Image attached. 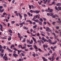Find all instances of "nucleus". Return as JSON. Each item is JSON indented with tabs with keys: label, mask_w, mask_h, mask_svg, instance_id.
Listing matches in <instances>:
<instances>
[{
	"label": "nucleus",
	"mask_w": 61,
	"mask_h": 61,
	"mask_svg": "<svg viewBox=\"0 0 61 61\" xmlns=\"http://www.w3.org/2000/svg\"><path fill=\"white\" fill-rule=\"evenodd\" d=\"M19 24L20 25H21V26H20V27H22V26H23V24L24 25H26V23L25 22V21H23V22L21 23H20Z\"/></svg>",
	"instance_id": "f257e3e1"
},
{
	"label": "nucleus",
	"mask_w": 61,
	"mask_h": 61,
	"mask_svg": "<svg viewBox=\"0 0 61 61\" xmlns=\"http://www.w3.org/2000/svg\"><path fill=\"white\" fill-rule=\"evenodd\" d=\"M46 32H52V31L50 30L49 28V27H47L46 28Z\"/></svg>",
	"instance_id": "f03ea898"
},
{
	"label": "nucleus",
	"mask_w": 61,
	"mask_h": 61,
	"mask_svg": "<svg viewBox=\"0 0 61 61\" xmlns=\"http://www.w3.org/2000/svg\"><path fill=\"white\" fill-rule=\"evenodd\" d=\"M3 59H5V61H8V58L7 57L5 56H4L3 57Z\"/></svg>",
	"instance_id": "7ed1b4c3"
},
{
	"label": "nucleus",
	"mask_w": 61,
	"mask_h": 61,
	"mask_svg": "<svg viewBox=\"0 0 61 61\" xmlns=\"http://www.w3.org/2000/svg\"><path fill=\"white\" fill-rule=\"evenodd\" d=\"M13 55L15 57V58H16V57H17V56H18V55H17V54H13Z\"/></svg>",
	"instance_id": "20e7f679"
},
{
	"label": "nucleus",
	"mask_w": 61,
	"mask_h": 61,
	"mask_svg": "<svg viewBox=\"0 0 61 61\" xmlns=\"http://www.w3.org/2000/svg\"><path fill=\"white\" fill-rule=\"evenodd\" d=\"M0 30L1 31H3V27L2 26V24H0Z\"/></svg>",
	"instance_id": "39448f33"
},
{
	"label": "nucleus",
	"mask_w": 61,
	"mask_h": 61,
	"mask_svg": "<svg viewBox=\"0 0 61 61\" xmlns=\"http://www.w3.org/2000/svg\"><path fill=\"white\" fill-rule=\"evenodd\" d=\"M43 46L44 48L45 47H46L47 48L48 47V46H47V44H46V45H43Z\"/></svg>",
	"instance_id": "423d86ee"
},
{
	"label": "nucleus",
	"mask_w": 61,
	"mask_h": 61,
	"mask_svg": "<svg viewBox=\"0 0 61 61\" xmlns=\"http://www.w3.org/2000/svg\"><path fill=\"white\" fill-rule=\"evenodd\" d=\"M1 51H1V53H3V52H4V50L3 49H0V52H1Z\"/></svg>",
	"instance_id": "0eeeda50"
},
{
	"label": "nucleus",
	"mask_w": 61,
	"mask_h": 61,
	"mask_svg": "<svg viewBox=\"0 0 61 61\" xmlns=\"http://www.w3.org/2000/svg\"><path fill=\"white\" fill-rule=\"evenodd\" d=\"M41 41H42V40H38V41H37V43H39V42L40 45H41Z\"/></svg>",
	"instance_id": "6e6552de"
},
{
	"label": "nucleus",
	"mask_w": 61,
	"mask_h": 61,
	"mask_svg": "<svg viewBox=\"0 0 61 61\" xmlns=\"http://www.w3.org/2000/svg\"><path fill=\"white\" fill-rule=\"evenodd\" d=\"M33 47H34V48H35L36 49H38V48L37 47V46L36 45H34L33 46Z\"/></svg>",
	"instance_id": "1a4fd4ad"
},
{
	"label": "nucleus",
	"mask_w": 61,
	"mask_h": 61,
	"mask_svg": "<svg viewBox=\"0 0 61 61\" xmlns=\"http://www.w3.org/2000/svg\"><path fill=\"white\" fill-rule=\"evenodd\" d=\"M23 29H25V30H28V28L27 27H26L24 26L23 27Z\"/></svg>",
	"instance_id": "9d476101"
},
{
	"label": "nucleus",
	"mask_w": 61,
	"mask_h": 61,
	"mask_svg": "<svg viewBox=\"0 0 61 61\" xmlns=\"http://www.w3.org/2000/svg\"><path fill=\"white\" fill-rule=\"evenodd\" d=\"M18 14H19V15L20 16V18H22L23 17V16H21V14L20 13H18Z\"/></svg>",
	"instance_id": "9b49d317"
},
{
	"label": "nucleus",
	"mask_w": 61,
	"mask_h": 61,
	"mask_svg": "<svg viewBox=\"0 0 61 61\" xmlns=\"http://www.w3.org/2000/svg\"><path fill=\"white\" fill-rule=\"evenodd\" d=\"M8 31L10 33V34H12L13 33V32H12V30H8Z\"/></svg>",
	"instance_id": "f8f14e48"
},
{
	"label": "nucleus",
	"mask_w": 61,
	"mask_h": 61,
	"mask_svg": "<svg viewBox=\"0 0 61 61\" xmlns=\"http://www.w3.org/2000/svg\"><path fill=\"white\" fill-rule=\"evenodd\" d=\"M40 12V11L38 10H35V13H37V14H39V12Z\"/></svg>",
	"instance_id": "ddd939ff"
},
{
	"label": "nucleus",
	"mask_w": 61,
	"mask_h": 61,
	"mask_svg": "<svg viewBox=\"0 0 61 61\" xmlns=\"http://www.w3.org/2000/svg\"><path fill=\"white\" fill-rule=\"evenodd\" d=\"M4 55V54H3V53H1L0 54L1 57H3Z\"/></svg>",
	"instance_id": "4468645a"
},
{
	"label": "nucleus",
	"mask_w": 61,
	"mask_h": 61,
	"mask_svg": "<svg viewBox=\"0 0 61 61\" xmlns=\"http://www.w3.org/2000/svg\"><path fill=\"white\" fill-rule=\"evenodd\" d=\"M57 6H60L61 5V4L60 3H58L56 4Z\"/></svg>",
	"instance_id": "2eb2a0df"
},
{
	"label": "nucleus",
	"mask_w": 61,
	"mask_h": 61,
	"mask_svg": "<svg viewBox=\"0 0 61 61\" xmlns=\"http://www.w3.org/2000/svg\"><path fill=\"white\" fill-rule=\"evenodd\" d=\"M36 27H37V25H35L33 26V28L34 29V28H36Z\"/></svg>",
	"instance_id": "dca6fc26"
},
{
	"label": "nucleus",
	"mask_w": 61,
	"mask_h": 61,
	"mask_svg": "<svg viewBox=\"0 0 61 61\" xmlns=\"http://www.w3.org/2000/svg\"><path fill=\"white\" fill-rule=\"evenodd\" d=\"M8 40L9 41H10L11 40V36H9V37L8 38Z\"/></svg>",
	"instance_id": "f3484780"
},
{
	"label": "nucleus",
	"mask_w": 61,
	"mask_h": 61,
	"mask_svg": "<svg viewBox=\"0 0 61 61\" xmlns=\"http://www.w3.org/2000/svg\"><path fill=\"white\" fill-rule=\"evenodd\" d=\"M38 16V15H36V16H34V18L35 19L37 18Z\"/></svg>",
	"instance_id": "a211bd4d"
},
{
	"label": "nucleus",
	"mask_w": 61,
	"mask_h": 61,
	"mask_svg": "<svg viewBox=\"0 0 61 61\" xmlns=\"http://www.w3.org/2000/svg\"><path fill=\"white\" fill-rule=\"evenodd\" d=\"M4 9H3L2 10L0 9V13H2V12H4Z\"/></svg>",
	"instance_id": "6ab92c4d"
},
{
	"label": "nucleus",
	"mask_w": 61,
	"mask_h": 61,
	"mask_svg": "<svg viewBox=\"0 0 61 61\" xmlns=\"http://www.w3.org/2000/svg\"><path fill=\"white\" fill-rule=\"evenodd\" d=\"M53 10H52V9H51L50 10H49V13H51L52 12H53Z\"/></svg>",
	"instance_id": "aec40b11"
},
{
	"label": "nucleus",
	"mask_w": 61,
	"mask_h": 61,
	"mask_svg": "<svg viewBox=\"0 0 61 61\" xmlns=\"http://www.w3.org/2000/svg\"><path fill=\"white\" fill-rule=\"evenodd\" d=\"M50 16H53V15H54V13H50Z\"/></svg>",
	"instance_id": "412c9836"
},
{
	"label": "nucleus",
	"mask_w": 61,
	"mask_h": 61,
	"mask_svg": "<svg viewBox=\"0 0 61 61\" xmlns=\"http://www.w3.org/2000/svg\"><path fill=\"white\" fill-rule=\"evenodd\" d=\"M31 6H32V8H33V9H35V8H36V6H34L33 5H32Z\"/></svg>",
	"instance_id": "4be33fe9"
},
{
	"label": "nucleus",
	"mask_w": 61,
	"mask_h": 61,
	"mask_svg": "<svg viewBox=\"0 0 61 61\" xmlns=\"http://www.w3.org/2000/svg\"><path fill=\"white\" fill-rule=\"evenodd\" d=\"M42 18L43 19L44 22H46V18Z\"/></svg>",
	"instance_id": "5701e85b"
},
{
	"label": "nucleus",
	"mask_w": 61,
	"mask_h": 61,
	"mask_svg": "<svg viewBox=\"0 0 61 61\" xmlns=\"http://www.w3.org/2000/svg\"><path fill=\"white\" fill-rule=\"evenodd\" d=\"M22 46L21 45H19V46H18V47L19 48H20V47H21V48H22Z\"/></svg>",
	"instance_id": "b1692460"
},
{
	"label": "nucleus",
	"mask_w": 61,
	"mask_h": 61,
	"mask_svg": "<svg viewBox=\"0 0 61 61\" xmlns=\"http://www.w3.org/2000/svg\"><path fill=\"white\" fill-rule=\"evenodd\" d=\"M58 8L59 10H61V7H60V6L58 7Z\"/></svg>",
	"instance_id": "393cba45"
},
{
	"label": "nucleus",
	"mask_w": 61,
	"mask_h": 61,
	"mask_svg": "<svg viewBox=\"0 0 61 61\" xmlns=\"http://www.w3.org/2000/svg\"><path fill=\"white\" fill-rule=\"evenodd\" d=\"M15 23V21H12L11 22V23L13 24H14Z\"/></svg>",
	"instance_id": "a878e982"
},
{
	"label": "nucleus",
	"mask_w": 61,
	"mask_h": 61,
	"mask_svg": "<svg viewBox=\"0 0 61 61\" xmlns=\"http://www.w3.org/2000/svg\"><path fill=\"white\" fill-rule=\"evenodd\" d=\"M32 39H33V41L34 42L36 41V39L32 37Z\"/></svg>",
	"instance_id": "bb28decb"
},
{
	"label": "nucleus",
	"mask_w": 61,
	"mask_h": 61,
	"mask_svg": "<svg viewBox=\"0 0 61 61\" xmlns=\"http://www.w3.org/2000/svg\"><path fill=\"white\" fill-rule=\"evenodd\" d=\"M56 23V22L55 21L53 22H52V24H53V25H55V23Z\"/></svg>",
	"instance_id": "cd10ccee"
},
{
	"label": "nucleus",
	"mask_w": 61,
	"mask_h": 61,
	"mask_svg": "<svg viewBox=\"0 0 61 61\" xmlns=\"http://www.w3.org/2000/svg\"><path fill=\"white\" fill-rule=\"evenodd\" d=\"M12 47H15V46L13 45H12L10 47V48L11 49L12 48Z\"/></svg>",
	"instance_id": "c85d7f7f"
},
{
	"label": "nucleus",
	"mask_w": 61,
	"mask_h": 61,
	"mask_svg": "<svg viewBox=\"0 0 61 61\" xmlns=\"http://www.w3.org/2000/svg\"><path fill=\"white\" fill-rule=\"evenodd\" d=\"M47 24H48L49 25H50V26L51 25V24H50L48 22H47Z\"/></svg>",
	"instance_id": "c756f323"
},
{
	"label": "nucleus",
	"mask_w": 61,
	"mask_h": 61,
	"mask_svg": "<svg viewBox=\"0 0 61 61\" xmlns=\"http://www.w3.org/2000/svg\"><path fill=\"white\" fill-rule=\"evenodd\" d=\"M52 60H55V57H54L53 56L52 57Z\"/></svg>",
	"instance_id": "7c9ffc66"
},
{
	"label": "nucleus",
	"mask_w": 61,
	"mask_h": 61,
	"mask_svg": "<svg viewBox=\"0 0 61 61\" xmlns=\"http://www.w3.org/2000/svg\"><path fill=\"white\" fill-rule=\"evenodd\" d=\"M27 14H28V15H29V16H30V15H31V14H30V13L29 12H27Z\"/></svg>",
	"instance_id": "2f4dec72"
},
{
	"label": "nucleus",
	"mask_w": 61,
	"mask_h": 61,
	"mask_svg": "<svg viewBox=\"0 0 61 61\" xmlns=\"http://www.w3.org/2000/svg\"><path fill=\"white\" fill-rule=\"evenodd\" d=\"M56 29H58L59 28V27L58 26H57L56 27Z\"/></svg>",
	"instance_id": "473e14b6"
},
{
	"label": "nucleus",
	"mask_w": 61,
	"mask_h": 61,
	"mask_svg": "<svg viewBox=\"0 0 61 61\" xmlns=\"http://www.w3.org/2000/svg\"><path fill=\"white\" fill-rule=\"evenodd\" d=\"M13 49H14V50H15V51H18V50H17V49H16L15 48H14V49L13 48Z\"/></svg>",
	"instance_id": "72a5a7b5"
},
{
	"label": "nucleus",
	"mask_w": 61,
	"mask_h": 61,
	"mask_svg": "<svg viewBox=\"0 0 61 61\" xmlns=\"http://www.w3.org/2000/svg\"><path fill=\"white\" fill-rule=\"evenodd\" d=\"M40 21H41L42 22L43 21V20H42V19L40 18Z\"/></svg>",
	"instance_id": "f704fd0d"
},
{
	"label": "nucleus",
	"mask_w": 61,
	"mask_h": 61,
	"mask_svg": "<svg viewBox=\"0 0 61 61\" xmlns=\"http://www.w3.org/2000/svg\"><path fill=\"white\" fill-rule=\"evenodd\" d=\"M18 52H19V53H21V52H22V50H20V51L18 50Z\"/></svg>",
	"instance_id": "c9c22d12"
},
{
	"label": "nucleus",
	"mask_w": 61,
	"mask_h": 61,
	"mask_svg": "<svg viewBox=\"0 0 61 61\" xmlns=\"http://www.w3.org/2000/svg\"><path fill=\"white\" fill-rule=\"evenodd\" d=\"M38 20L37 19L36 20H35V21L37 23L38 22Z\"/></svg>",
	"instance_id": "e433bc0d"
},
{
	"label": "nucleus",
	"mask_w": 61,
	"mask_h": 61,
	"mask_svg": "<svg viewBox=\"0 0 61 61\" xmlns=\"http://www.w3.org/2000/svg\"><path fill=\"white\" fill-rule=\"evenodd\" d=\"M55 54H56V52H54V53L52 54V55H53L52 56H54L55 55Z\"/></svg>",
	"instance_id": "4c0bfd02"
},
{
	"label": "nucleus",
	"mask_w": 61,
	"mask_h": 61,
	"mask_svg": "<svg viewBox=\"0 0 61 61\" xmlns=\"http://www.w3.org/2000/svg\"><path fill=\"white\" fill-rule=\"evenodd\" d=\"M10 15L8 16V19L9 20L10 19Z\"/></svg>",
	"instance_id": "58836bf2"
},
{
	"label": "nucleus",
	"mask_w": 61,
	"mask_h": 61,
	"mask_svg": "<svg viewBox=\"0 0 61 61\" xmlns=\"http://www.w3.org/2000/svg\"><path fill=\"white\" fill-rule=\"evenodd\" d=\"M42 6H43V7H46V5H42Z\"/></svg>",
	"instance_id": "ea45409f"
},
{
	"label": "nucleus",
	"mask_w": 61,
	"mask_h": 61,
	"mask_svg": "<svg viewBox=\"0 0 61 61\" xmlns=\"http://www.w3.org/2000/svg\"><path fill=\"white\" fill-rule=\"evenodd\" d=\"M41 39L42 40L44 41V40L45 39V38H44V37H42Z\"/></svg>",
	"instance_id": "a19ab883"
},
{
	"label": "nucleus",
	"mask_w": 61,
	"mask_h": 61,
	"mask_svg": "<svg viewBox=\"0 0 61 61\" xmlns=\"http://www.w3.org/2000/svg\"><path fill=\"white\" fill-rule=\"evenodd\" d=\"M21 54L22 55V56H25V54H24V53H21Z\"/></svg>",
	"instance_id": "79ce46f5"
},
{
	"label": "nucleus",
	"mask_w": 61,
	"mask_h": 61,
	"mask_svg": "<svg viewBox=\"0 0 61 61\" xmlns=\"http://www.w3.org/2000/svg\"><path fill=\"white\" fill-rule=\"evenodd\" d=\"M45 11H46V12H49V11H48V9H46L45 10Z\"/></svg>",
	"instance_id": "37998d69"
},
{
	"label": "nucleus",
	"mask_w": 61,
	"mask_h": 61,
	"mask_svg": "<svg viewBox=\"0 0 61 61\" xmlns=\"http://www.w3.org/2000/svg\"><path fill=\"white\" fill-rule=\"evenodd\" d=\"M27 43H29V42H30V40L28 39L27 40Z\"/></svg>",
	"instance_id": "c03bdc74"
},
{
	"label": "nucleus",
	"mask_w": 61,
	"mask_h": 61,
	"mask_svg": "<svg viewBox=\"0 0 61 61\" xmlns=\"http://www.w3.org/2000/svg\"><path fill=\"white\" fill-rule=\"evenodd\" d=\"M27 15H26V14H25L24 15V16L25 17H27Z\"/></svg>",
	"instance_id": "a18cd8bd"
},
{
	"label": "nucleus",
	"mask_w": 61,
	"mask_h": 61,
	"mask_svg": "<svg viewBox=\"0 0 61 61\" xmlns=\"http://www.w3.org/2000/svg\"><path fill=\"white\" fill-rule=\"evenodd\" d=\"M55 32L56 33H57V34L58 33H59V32H58V31H55Z\"/></svg>",
	"instance_id": "49530a36"
},
{
	"label": "nucleus",
	"mask_w": 61,
	"mask_h": 61,
	"mask_svg": "<svg viewBox=\"0 0 61 61\" xmlns=\"http://www.w3.org/2000/svg\"><path fill=\"white\" fill-rule=\"evenodd\" d=\"M55 9H56V10H58V9L56 7V6H55Z\"/></svg>",
	"instance_id": "de8ad7c7"
},
{
	"label": "nucleus",
	"mask_w": 61,
	"mask_h": 61,
	"mask_svg": "<svg viewBox=\"0 0 61 61\" xmlns=\"http://www.w3.org/2000/svg\"><path fill=\"white\" fill-rule=\"evenodd\" d=\"M25 51H28V49H25Z\"/></svg>",
	"instance_id": "09e8293b"
},
{
	"label": "nucleus",
	"mask_w": 61,
	"mask_h": 61,
	"mask_svg": "<svg viewBox=\"0 0 61 61\" xmlns=\"http://www.w3.org/2000/svg\"><path fill=\"white\" fill-rule=\"evenodd\" d=\"M43 24L44 25H46V22H44L43 23Z\"/></svg>",
	"instance_id": "8fccbe9b"
},
{
	"label": "nucleus",
	"mask_w": 61,
	"mask_h": 61,
	"mask_svg": "<svg viewBox=\"0 0 61 61\" xmlns=\"http://www.w3.org/2000/svg\"><path fill=\"white\" fill-rule=\"evenodd\" d=\"M52 17H53V18H55V17H56V16L53 15L52 16Z\"/></svg>",
	"instance_id": "3c124183"
},
{
	"label": "nucleus",
	"mask_w": 61,
	"mask_h": 61,
	"mask_svg": "<svg viewBox=\"0 0 61 61\" xmlns=\"http://www.w3.org/2000/svg\"><path fill=\"white\" fill-rule=\"evenodd\" d=\"M55 4V1H53V2L51 4L52 5H53V4Z\"/></svg>",
	"instance_id": "603ef678"
},
{
	"label": "nucleus",
	"mask_w": 61,
	"mask_h": 61,
	"mask_svg": "<svg viewBox=\"0 0 61 61\" xmlns=\"http://www.w3.org/2000/svg\"><path fill=\"white\" fill-rule=\"evenodd\" d=\"M52 50H51L50 51V53L51 54H52Z\"/></svg>",
	"instance_id": "864d4df0"
},
{
	"label": "nucleus",
	"mask_w": 61,
	"mask_h": 61,
	"mask_svg": "<svg viewBox=\"0 0 61 61\" xmlns=\"http://www.w3.org/2000/svg\"><path fill=\"white\" fill-rule=\"evenodd\" d=\"M6 37H2V39H6Z\"/></svg>",
	"instance_id": "5fc2aeb1"
},
{
	"label": "nucleus",
	"mask_w": 61,
	"mask_h": 61,
	"mask_svg": "<svg viewBox=\"0 0 61 61\" xmlns=\"http://www.w3.org/2000/svg\"><path fill=\"white\" fill-rule=\"evenodd\" d=\"M30 11L31 13H33V10H30Z\"/></svg>",
	"instance_id": "6e6d98bb"
},
{
	"label": "nucleus",
	"mask_w": 61,
	"mask_h": 61,
	"mask_svg": "<svg viewBox=\"0 0 61 61\" xmlns=\"http://www.w3.org/2000/svg\"><path fill=\"white\" fill-rule=\"evenodd\" d=\"M3 48L4 49H6V46H4V47H3Z\"/></svg>",
	"instance_id": "4d7b16f0"
},
{
	"label": "nucleus",
	"mask_w": 61,
	"mask_h": 61,
	"mask_svg": "<svg viewBox=\"0 0 61 61\" xmlns=\"http://www.w3.org/2000/svg\"><path fill=\"white\" fill-rule=\"evenodd\" d=\"M58 59H59V57H58L56 58V60H58Z\"/></svg>",
	"instance_id": "13d9d810"
},
{
	"label": "nucleus",
	"mask_w": 61,
	"mask_h": 61,
	"mask_svg": "<svg viewBox=\"0 0 61 61\" xmlns=\"http://www.w3.org/2000/svg\"><path fill=\"white\" fill-rule=\"evenodd\" d=\"M39 25H42V22H40L39 23Z\"/></svg>",
	"instance_id": "bf43d9fd"
},
{
	"label": "nucleus",
	"mask_w": 61,
	"mask_h": 61,
	"mask_svg": "<svg viewBox=\"0 0 61 61\" xmlns=\"http://www.w3.org/2000/svg\"><path fill=\"white\" fill-rule=\"evenodd\" d=\"M52 35H54V36H56V34H55V33L54 32L52 33Z\"/></svg>",
	"instance_id": "052dcab7"
},
{
	"label": "nucleus",
	"mask_w": 61,
	"mask_h": 61,
	"mask_svg": "<svg viewBox=\"0 0 61 61\" xmlns=\"http://www.w3.org/2000/svg\"><path fill=\"white\" fill-rule=\"evenodd\" d=\"M47 15L48 16H49V15H50V13H47Z\"/></svg>",
	"instance_id": "680f3d73"
},
{
	"label": "nucleus",
	"mask_w": 61,
	"mask_h": 61,
	"mask_svg": "<svg viewBox=\"0 0 61 61\" xmlns=\"http://www.w3.org/2000/svg\"><path fill=\"white\" fill-rule=\"evenodd\" d=\"M32 56H34V57H35L36 56V55L34 54H33Z\"/></svg>",
	"instance_id": "e2e57ef3"
},
{
	"label": "nucleus",
	"mask_w": 61,
	"mask_h": 61,
	"mask_svg": "<svg viewBox=\"0 0 61 61\" xmlns=\"http://www.w3.org/2000/svg\"><path fill=\"white\" fill-rule=\"evenodd\" d=\"M30 24H32V21H31L30 20Z\"/></svg>",
	"instance_id": "0e129e2a"
},
{
	"label": "nucleus",
	"mask_w": 61,
	"mask_h": 61,
	"mask_svg": "<svg viewBox=\"0 0 61 61\" xmlns=\"http://www.w3.org/2000/svg\"><path fill=\"white\" fill-rule=\"evenodd\" d=\"M3 14L5 15H6V13H5L4 12Z\"/></svg>",
	"instance_id": "69168bd1"
},
{
	"label": "nucleus",
	"mask_w": 61,
	"mask_h": 61,
	"mask_svg": "<svg viewBox=\"0 0 61 61\" xmlns=\"http://www.w3.org/2000/svg\"><path fill=\"white\" fill-rule=\"evenodd\" d=\"M30 50H33V47H30Z\"/></svg>",
	"instance_id": "338daca9"
},
{
	"label": "nucleus",
	"mask_w": 61,
	"mask_h": 61,
	"mask_svg": "<svg viewBox=\"0 0 61 61\" xmlns=\"http://www.w3.org/2000/svg\"><path fill=\"white\" fill-rule=\"evenodd\" d=\"M4 5V7H6V4H5Z\"/></svg>",
	"instance_id": "774afa93"
}]
</instances>
